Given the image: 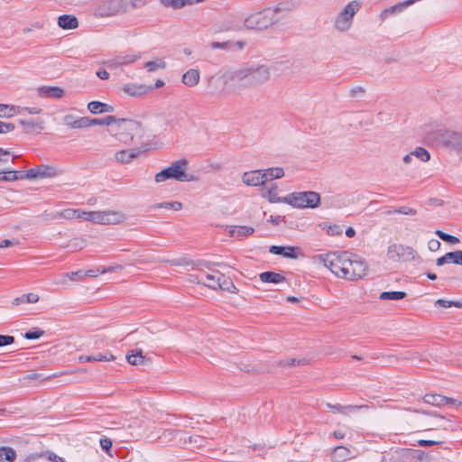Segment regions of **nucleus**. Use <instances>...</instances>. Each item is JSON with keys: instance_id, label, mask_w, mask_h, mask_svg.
Here are the masks:
<instances>
[{"instance_id": "3", "label": "nucleus", "mask_w": 462, "mask_h": 462, "mask_svg": "<svg viewBox=\"0 0 462 462\" xmlns=\"http://www.w3.org/2000/svg\"><path fill=\"white\" fill-rule=\"evenodd\" d=\"M146 128L142 122L132 118L117 117L113 136L125 144H136L145 136Z\"/></svg>"}, {"instance_id": "41", "label": "nucleus", "mask_w": 462, "mask_h": 462, "mask_svg": "<svg viewBox=\"0 0 462 462\" xmlns=\"http://www.w3.org/2000/svg\"><path fill=\"white\" fill-rule=\"evenodd\" d=\"M144 67L147 69L148 71L152 72L157 69H165L166 62L162 59H157L155 60L146 62L144 64Z\"/></svg>"}, {"instance_id": "15", "label": "nucleus", "mask_w": 462, "mask_h": 462, "mask_svg": "<svg viewBox=\"0 0 462 462\" xmlns=\"http://www.w3.org/2000/svg\"><path fill=\"white\" fill-rule=\"evenodd\" d=\"M126 360L132 365H149L152 364L151 358H148L143 355V351L140 348L132 349L126 354Z\"/></svg>"}, {"instance_id": "10", "label": "nucleus", "mask_w": 462, "mask_h": 462, "mask_svg": "<svg viewBox=\"0 0 462 462\" xmlns=\"http://www.w3.org/2000/svg\"><path fill=\"white\" fill-rule=\"evenodd\" d=\"M198 282H201L213 290L221 289L232 292H236L237 291L233 282L218 271H214L212 273L201 276Z\"/></svg>"}, {"instance_id": "28", "label": "nucleus", "mask_w": 462, "mask_h": 462, "mask_svg": "<svg viewBox=\"0 0 462 462\" xmlns=\"http://www.w3.org/2000/svg\"><path fill=\"white\" fill-rule=\"evenodd\" d=\"M135 60V58L134 56H118L114 59H111L107 61H106V64L109 68H117L122 65H126L134 62Z\"/></svg>"}, {"instance_id": "55", "label": "nucleus", "mask_w": 462, "mask_h": 462, "mask_svg": "<svg viewBox=\"0 0 462 462\" xmlns=\"http://www.w3.org/2000/svg\"><path fill=\"white\" fill-rule=\"evenodd\" d=\"M363 409H368V405H344V413Z\"/></svg>"}, {"instance_id": "25", "label": "nucleus", "mask_w": 462, "mask_h": 462, "mask_svg": "<svg viewBox=\"0 0 462 462\" xmlns=\"http://www.w3.org/2000/svg\"><path fill=\"white\" fill-rule=\"evenodd\" d=\"M38 178H53L60 175V171L58 168L51 165L37 166Z\"/></svg>"}, {"instance_id": "60", "label": "nucleus", "mask_w": 462, "mask_h": 462, "mask_svg": "<svg viewBox=\"0 0 462 462\" xmlns=\"http://www.w3.org/2000/svg\"><path fill=\"white\" fill-rule=\"evenodd\" d=\"M23 177L27 179H37L38 173H37V167L28 170L25 173L23 172Z\"/></svg>"}, {"instance_id": "59", "label": "nucleus", "mask_w": 462, "mask_h": 462, "mask_svg": "<svg viewBox=\"0 0 462 462\" xmlns=\"http://www.w3.org/2000/svg\"><path fill=\"white\" fill-rule=\"evenodd\" d=\"M10 158V152L8 150L0 149V163L7 162Z\"/></svg>"}, {"instance_id": "56", "label": "nucleus", "mask_w": 462, "mask_h": 462, "mask_svg": "<svg viewBox=\"0 0 462 462\" xmlns=\"http://www.w3.org/2000/svg\"><path fill=\"white\" fill-rule=\"evenodd\" d=\"M440 247V242L437 239H430L428 243V248L429 250L432 252H436Z\"/></svg>"}, {"instance_id": "64", "label": "nucleus", "mask_w": 462, "mask_h": 462, "mask_svg": "<svg viewBox=\"0 0 462 462\" xmlns=\"http://www.w3.org/2000/svg\"><path fill=\"white\" fill-rule=\"evenodd\" d=\"M49 460H51V462H66V461L64 460V458H62V457H60L57 456V455H56V454H54V453H51V454L49 455Z\"/></svg>"}, {"instance_id": "46", "label": "nucleus", "mask_w": 462, "mask_h": 462, "mask_svg": "<svg viewBox=\"0 0 462 462\" xmlns=\"http://www.w3.org/2000/svg\"><path fill=\"white\" fill-rule=\"evenodd\" d=\"M154 207L179 211L182 208V204L179 201H171V202L159 203V204L155 205Z\"/></svg>"}, {"instance_id": "49", "label": "nucleus", "mask_w": 462, "mask_h": 462, "mask_svg": "<svg viewBox=\"0 0 462 462\" xmlns=\"http://www.w3.org/2000/svg\"><path fill=\"white\" fill-rule=\"evenodd\" d=\"M162 5L165 7H171L174 10H178L183 7V3L180 0H160Z\"/></svg>"}, {"instance_id": "33", "label": "nucleus", "mask_w": 462, "mask_h": 462, "mask_svg": "<svg viewBox=\"0 0 462 462\" xmlns=\"http://www.w3.org/2000/svg\"><path fill=\"white\" fill-rule=\"evenodd\" d=\"M433 426L435 427L436 430H443L447 431L455 430L454 422L451 420L446 419L443 416H439Z\"/></svg>"}, {"instance_id": "4", "label": "nucleus", "mask_w": 462, "mask_h": 462, "mask_svg": "<svg viewBox=\"0 0 462 462\" xmlns=\"http://www.w3.org/2000/svg\"><path fill=\"white\" fill-rule=\"evenodd\" d=\"M149 0H99L94 14L98 18L114 17L125 14L130 11L140 9L148 4Z\"/></svg>"}, {"instance_id": "38", "label": "nucleus", "mask_w": 462, "mask_h": 462, "mask_svg": "<svg viewBox=\"0 0 462 462\" xmlns=\"http://www.w3.org/2000/svg\"><path fill=\"white\" fill-rule=\"evenodd\" d=\"M334 457L338 462L344 461L351 457L350 449L344 446L336 447L334 448Z\"/></svg>"}, {"instance_id": "43", "label": "nucleus", "mask_w": 462, "mask_h": 462, "mask_svg": "<svg viewBox=\"0 0 462 462\" xmlns=\"http://www.w3.org/2000/svg\"><path fill=\"white\" fill-rule=\"evenodd\" d=\"M411 153L413 157L418 158L420 161L423 162H426L430 159L429 152L422 147L416 148L415 151L411 152Z\"/></svg>"}, {"instance_id": "19", "label": "nucleus", "mask_w": 462, "mask_h": 462, "mask_svg": "<svg viewBox=\"0 0 462 462\" xmlns=\"http://www.w3.org/2000/svg\"><path fill=\"white\" fill-rule=\"evenodd\" d=\"M63 124L69 128L83 129L86 128V116L77 117L73 115H66L62 118Z\"/></svg>"}, {"instance_id": "9", "label": "nucleus", "mask_w": 462, "mask_h": 462, "mask_svg": "<svg viewBox=\"0 0 462 462\" xmlns=\"http://www.w3.org/2000/svg\"><path fill=\"white\" fill-rule=\"evenodd\" d=\"M124 213L116 210L85 211L84 220L98 225H117L125 220Z\"/></svg>"}, {"instance_id": "34", "label": "nucleus", "mask_w": 462, "mask_h": 462, "mask_svg": "<svg viewBox=\"0 0 462 462\" xmlns=\"http://www.w3.org/2000/svg\"><path fill=\"white\" fill-rule=\"evenodd\" d=\"M417 0H407V1H404L402 3H399L388 9H385L382 15H387V14H396V13H401L402 11H403L406 7L411 5L412 4H414Z\"/></svg>"}, {"instance_id": "37", "label": "nucleus", "mask_w": 462, "mask_h": 462, "mask_svg": "<svg viewBox=\"0 0 462 462\" xmlns=\"http://www.w3.org/2000/svg\"><path fill=\"white\" fill-rule=\"evenodd\" d=\"M404 291H383L380 294L379 299L382 300H399L406 297Z\"/></svg>"}, {"instance_id": "61", "label": "nucleus", "mask_w": 462, "mask_h": 462, "mask_svg": "<svg viewBox=\"0 0 462 462\" xmlns=\"http://www.w3.org/2000/svg\"><path fill=\"white\" fill-rule=\"evenodd\" d=\"M17 244H18L17 240L5 239V240L0 242V248H5V247L13 246V245H15Z\"/></svg>"}, {"instance_id": "24", "label": "nucleus", "mask_w": 462, "mask_h": 462, "mask_svg": "<svg viewBox=\"0 0 462 462\" xmlns=\"http://www.w3.org/2000/svg\"><path fill=\"white\" fill-rule=\"evenodd\" d=\"M259 279L267 283H280L286 280L282 274L274 272H263L259 274Z\"/></svg>"}, {"instance_id": "35", "label": "nucleus", "mask_w": 462, "mask_h": 462, "mask_svg": "<svg viewBox=\"0 0 462 462\" xmlns=\"http://www.w3.org/2000/svg\"><path fill=\"white\" fill-rule=\"evenodd\" d=\"M16 457V453L10 447L0 448V462H13Z\"/></svg>"}, {"instance_id": "40", "label": "nucleus", "mask_w": 462, "mask_h": 462, "mask_svg": "<svg viewBox=\"0 0 462 462\" xmlns=\"http://www.w3.org/2000/svg\"><path fill=\"white\" fill-rule=\"evenodd\" d=\"M87 246V240L82 237H75L71 239L66 245L71 252L79 251Z\"/></svg>"}, {"instance_id": "45", "label": "nucleus", "mask_w": 462, "mask_h": 462, "mask_svg": "<svg viewBox=\"0 0 462 462\" xmlns=\"http://www.w3.org/2000/svg\"><path fill=\"white\" fill-rule=\"evenodd\" d=\"M435 234L443 241L449 243L451 245H455L459 243V239L454 236L449 234H446L441 230H436Z\"/></svg>"}, {"instance_id": "6", "label": "nucleus", "mask_w": 462, "mask_h": 462, "mask_svg": "<svg viewBox=\"0 0 462 462\" xmlns=\"http://www.w3.org/2000/svg\"><path fill=\"white\" fill-rule=\"evenodd\" d=\"M362 7L358 0L350 1L333 18V27L337 32H347L351 30L356 14Z\"/></svg>"}, {"instance_id": "20", "label": "nucleus", "mask_w": 462, "mask_h": 462, "mask_svg": "<svg viewBox=\"0 0 462 462\" xmlns=\"http://www.w3.org/2000/svg\"><path fill=\"white\" fill-rule=\"evenodd\" d=\"M200 74L199 69H190L186 71L182 76V83L189 88L195 87L199 84Z\"/></svg>"}, {"instance_id": "16", "label": "nucleus", "mask_w": 462, "mask_h": 462, "mask_svg": "<svg viewBox=\"0 0 462 462\" xmlns=\"http://www.w3.org/2000/svg\"><path fill=\"white\" fill-rule=\"evenodd\" d=\"M37 94L42 98H61L64 89L60 87L42 86L37 88Z\"/></svg>"}, {"instance_id": "8", "label": "nucleus", "mask_w": 462, "mask_h": 462, "mask_svg": "<svg viewBox=\"0 0 462 462\" xmlns=\"http://www.w3.org/2000/svg\"><path fill=\"white\" fill-rule=\"evenodd\" d=\"M278 9H264L250 14L245 19V27L250 30H263L271 26L276 22V14Z\"/></svg>"}, {"instance_id": "30", "label": "nucleus", "mask_w": 462, "mask_h": 462, "mask_svg": "<svg viewBox=\"0 0 462 462\" xmlns=\"http://www.w3.org/2000/svg\"><path fill=\"white\" fill-rule=\"evenodd\" d=\"M123 90L129 96L138 97L143 95L147 91V88L143 85L125 84Z\"/></svg>"}, {"instance_id": "27", "label": "nucleus", "mask_w": 462, "mask_h": 462, "mask_svg": "<svg viewBox=\"0 0 462 462\" xmlns=\"http://www.w3.org/2000/svg\"><path fill=\"white\" fill-rule=\"evenodd\" d=\"M263 175L264 177V181L267 182L269 180L281 179L284 176V170L282 167H273L263 170Z\"/></svg>"}, {"instance_id": "63", "label": "nucleus", "mask_w": 462, "mask_h": 462, "mask_svg": "<svg viewBox=\"0 0 462 462\" xmlns=\"http://www.w3.org/2000/svg\"><path fill=\"white\" fill-rule=\"evenodd\" d=\"M327 407L331 409L332 411L344 413V405L327 403Z\"/></svg>"}, {"instance_id": "26", "label": "nucleus", "mask_w": 462, "mask_h": 462, "mask_svg": "<svg viewBox=\"0 0 462 462\" xmlns=\"http://www.w3.org/2000/svg\"><path fill=\"white\" fill-rule=\"evenodd\" d=\"M84 212L80 209L67 208L62 211L57 212L54 218L62 217L65 219L82 218L84 219Z\"/></svg>"}, {"instance_id": "22", "label": "nucleus", "mask_w": 462, "mask_h": 462, "mask_svg": "<svg viewBox=\"0 0 462 462\" xmlns=\"http://www.w3.org/2000/svg\"><path fill=\"white\" fill-rule=\"evenodd\" d=\"M254 232V228L246 226H231L229 234L232 237L243 238L248 236Z\"/></svg>"}, {"instance_id": "47", "label": "nucleus", "mask_w": 462, "mask_h": 462, "mask_svg": "<svg viewBox=\"0 0 462 462\" xmlns=\"http://www.w3.org/2000/svg\"><path fill=\"white\" fill-rule=\"evenodd\" d=\"M209 47L212 50H215V49L229 50V49L233 48V42H230V41L223 42H212L209 43Z\"/></svg>"}, {"instance_id": "29", "label": "nucleus", "mask_w": 462, "mask_h": 462, "mask_svg": "<svg viewBox=\"0 0 462 462\" xmlns=\"http://www.w3.org/2000/svg\"><path fill=\"white\" fill-rule=\"evenodd\" d=\"M23 178V171H14L6 168L0 171V180L5 181H14Z\"/></svg>"}, {"instance_id": "32", "label": "nucleus", "mask_w": 462, "mask_h": 462, "mask_svg": "<svg viewBox=\"0 0 462 462\" xmlns=\"http://www.w3.org/2000/svg\"><path fill=\"white\" fill-rule=\"evenodd\" d=\"M116 357L109 354L107 356L106 355L98 354L96 356H80L79 357V362L85 363V362H106V361H114Z\"/></svg>"}, {"instance_id": "7", "label": "nucleus", "mask_w": 462, "mask_h": 462, "mask_svg": "<svg viewBox=\"0 0 462 462\" xmlns=\"http://www.w3.org/2000/svg\"><path fill=\"white\" fill-rule=\"evenodd\" d=\"M282 200L297 208H316L320 204V195L315 191L292 192Z\"/></svg>"}, {"instance_id": "1", "label": "nucleus", "mask_w": 462, "mask_h": 462, "mask_svg": "<svg viewBox=\"0 0 462 462\" xmlns=\"http://www.w3.org/2000/svg\"><path fill=\"white\" fill-rule=\"evenodd\" d=\"M316 259L337 277L348 281L363 278L368 269L363 258L346 251L319 254Z\"/></svg>"}, {"instance_id": "36", "label": "nucleus", "mask_w": 462, "mask_h": 462, "mask_svg": "<svg viewBox=\"0 0 462 462\" xmlns=\"http://www.w3.org/2000/svg\"><path fill=\"white\" fill-rule=\"evenodd\" d=\"M423 400L426 403L434 405V406H440L445 404V402H448V397L439 395V394H426L423 397Z\"/></svg>"}, {"instance_id": "57", "label": "nucleus", "mask_w": 462, "mask_h": 462, "mask_svg": "<svg viewBox=\"0 0 462 462\" xmlns=\"http://www.w3.org/2000/svg\"><path fill=\"white\" fill-rule=\"evenodd\" d=\"M24 302L27 303H36L39 300V296L35 293H28L23 295Z\"/></svg>"}, {"instance_id": "48", "label": "nucleus", "mask_w": 462, "mask_h": 462, "mask_svg": "<svg viewBox=\"0 0 462 462\" xmlns=\"http://www.w3.org/2000/svg\"><path fill=\"white\" fill-rule=\"evenodd\" d=\"M393 213L414 216L417 214V211H416V209L410 208V207H401L393 211H391V210L387 211V214H393Z\"/></svg>"}, {"instance_id": "53", "label": "nucleus", "mask_w": 462, "mask_h": 462, "mask_svg": "<svg viewBox=\"0 0 462 462\" xmlns=\"http://www.w3.org/2000/svg\"><path fill=\"white\" fill-rule=\"evenodd\" d=\"M327 232L329 236H338L342 233V229L337 225H330L328 226Z\"/></svg>"}, {"instance_id": "31", "label": "nucleus", "mask_w": 462, "mask_h": 462, "mask_svg": "<svg viewBox=\"0 0 462 462\" xmlns=\"http://www.w3.org/2000/svg\"><path fill=\"white\" fill-rule=\"evenodd\" d=\"M43 121L41 120V119H37V120H32V119H29V120H20V125L27 131H33V130H36V131H39L41 132L42 130H43Z\"/></svg>"}, {"instance_id": "2", "label": "nucleus", "mask_w": 462, "mask_h": 462, "mask_svg": "<svg viewBox=\"0 0 462 462\" xmlns=\"http://www.w3.org/2000/svg\"><path fill=\"white\" fill-rule=\"evenodd\" d=\"M228 79L246 88H258L270 81L271 68L264 63H249L229 72Z\"/></svg>"}, {"instance_id": "21", "label": "nucleus", "mask_w": 462, "mask_h": 462, "mask_svg": "<svg viewBox=\"0 0 462 462\" xmlns=\"http://www.w3.org/2000/svg\"><path fill=\"white\" fill-rule=\"evenodd\" d=\"M58 25L64 30L76 29L79 22L76 16L70 14H63L58 18Z\"/></svg>"}, {"instance_id": "12", "label": "nucleus", "mask_w": 462, "mask_h": 462, "mask_svg": "<svg viewBox=\"0 0 462 462\" xmlns=\"http://www.w3.org/2000/svg\"><path fill=\"white\" fill-rule=\"evenodd\" d=\"M437 139L447 148L462 155V133L443 130L437 133Z\"/></svg>"}, {"instance_id": "50", "label": "nucleus", "mask_w": 462, "mask_h": 462, "mask_svg": "<svg viewBox=\"0 0 462 462\" xmlns=\"http://www.w3.org/2000/svg\"><path fill=\"white\" fill-rule=\"evenodd\" d=\"M43 334H44V331H43V330L36 329V330H33V331H28V332H26V333L23 335V337H24L26 339H37V338H40Z\"/></svg>"}, {"instance_id": "39", "label": "nucleus", "mask_w": 462, "mask_h": 462, "mask_svg": "<svg viewBox=\"0 0 462 462\" xmlns=\"http://www.w3.org/2000/svg\"><path fill=\"white\" fill-rule=\"evenodd\" d=\"M55 376H56L55 374L43 375L42 374L30 373V374L24 375L23 377L22 381H23L25 383H30V382H32V381L44 382V381L51 379V378H53Z\"/></svg>"}, {"instance_id": "51", "label": "nucleus", "mask_w": 462, "mask_h": 462, "mask_svg": "<svg viewBox=\"0 0 462 462\" xmlns=\"http://www.w3.org/2000/svg\"><path fill=\"white\" fill-rule=\"evenodd\" d=\"M14 342V337L8 335H0V347L11 345Z\"/></svg>"}, {"instance_id": "23", "label": "nucleus", "mask_w": 462, "mask_h": 462, "mask_svg": "<svg viewBox=\"0 0 462 462\" xmlns=\"http://www.w3.org/2000/svg\"><path fill=\"white\" fill-rule=\"evenodd\" d=\"M88 109L92 114L111 113L114 111V107L112 106L99 101L89 102Z\"/></svg>"}, {"instance_id": "44", "label": "nucleus", "mask_w": 462, "mask_h": 462, "mask_svg": "<svg viewBox=\"0 0 462 462\" xmlns=\"http://www.w3.org/2000/svg\"><path fill=\"white\" fill-rule=\"evenodd\" d=\"M447 259L448 260V263H452L455 264L462 265V251L457 250L455 252L447 253Z\"/></svg>"}, {"instance_id": "5", "label": "nucleus", "mask_w": 462, "mask_h": 462, "mask_svg": "<svg viewBox=\"0 0 462 462\" xmlns=\"http://www.w3.org/2000/svg\"><path fill=\"white\" fill-rule=\"evenodd\" d=\"M188 169V161L185 159L177 161L166 169H163L160 172H158L154 180L157 183L163 182L167 180H175L180 182H189L195 181L198 178L192 174H189L187 172Z\"/></svg>"}, {"instance_id": "18", "label": "nucleus", "mask_w": 462, "mask_h": 462, "mask_svg": "<svg viewBox=\"0 0 462 462\" xmlns=\"http://www.w3.org/2000/svg\"><path fill=\"white\" fill-rule=\"evenodd\" d=\"M297 250L298 248L293 246L272 245L269 252L273 254L282 255L285 258L296 259L298 257Z\"/></svg>"}, {"instance_id": "17", "label": "nucleus", "mask_w": 462, "mask_h": 462, "mask_svg": "<svg viewBox=\"0 0 462 462\" xmlns=\"http://www.w3.org/2000/svg\"><path fill=\"white\" fill-rule=\"evenodd\" d=\"M242 180L243 182L248 186H260L265 183L263 170L245 172Z\"/></svg>"}, {"instance_id": "13", "label": "nucleus", "mask_w": 462, "mask_h": 462, "mask_svg": "<svg viewBox=\"0 0 462 462\" xmlns=\"http://www.w3.org/2000/svg\"><path fill=\"white\" fill-rule=\"evenodd\" d=\"M142 150L137 149H123L115 153V159L121 164H127L132 162L134 159L142 154Z\"/></svg>"}, {"instance_id": "42", "label": "nucleus", "mask_w": 462, "mask_h": 462, "mask_svg": "<svg viewBox=\"0 0 462 462\" xmlns=\"http://www.w3.org/2000/svg\"><path fill=\"white\" fill-rule=\"evenodd\" d=\"M18 107L5 104H0V117H12L17 113Z\"/></svg>"}, {"instance_id": "54", "label": "nucleus", "mask_w": 462, "mask_h": 462, "mask_svg": "<svg viewBox=\"0 0 462 462\" xmlns=\"http://www.w3.org/2000/svg\"><path fill=\"white\" fill-rule=\"evenodd\" d=\"M99 443H100L101 448L106 451L110 450V448L112 447V440L108 438L100 439Z\"/></svg>"}, {"instance_id": "52", "label": "nucleus", "mask_w": 462, "mask_h": 462, "mask_svg": "<svg viewBox=\"0 0 462 462\" xmlns=\"http://www.w3.org/2000/svg\"><path fill=\"white\" fill-rule=\"evenodd\" d=\"M14 129V125L12 123H5L0 121V134H5Z\"/></svg>"}, {"instance_id": "11", "label": "nucleus", "mask_w": 462, "mask_h": 462, "mask_svg": "<svg viewBox=\"0 0 462 462\" xmlns=\"http://www.w3.org/2000/svg\"><path fill=\"white\" fill-rule=\"evenodd\" d=\"M416 255L412 247L402 244H393L387 249V257L393 262H409L414 260Z\"/></svg>"}, {"instance_id": "14", "label": "nucleus", "mask_w": 462, "mask_h": 462, "mask_svg": "<svg viewBox=\"0 0 462 462\" xmlns=\"http://www.w3.org/2000/svg\"><path fill=\"white\" fill-rule=\"evenodd\" d=\"M116 120L117 117L115 116H107L104 118H90L86 116V128L93 125H107L109 127L108 133L113 135Z\"/></svg>"}, {"instance_id": "58", "label": "nucleus", "mask_w": 462, "mask_h": 462, "mask_svg": "<svg viewBox=\"0 0 462 462\" xmlns=\"http://www.w3.org/2000/svg\"><path fill=\"white\" fill-rule=\"evenodd\" d=\"M442 443V441H437V440H426V439H420L418 440V444L420 447H430L434 446Z\"/></svg>"}, {"instance_id": "62", "label": "nucleus", "mask_w": 462, "mask_h": 462, "mask_svg": "<svg viewBox=\"0 0 462 462\" xmlns=\"http://www.w3.org/2000/svg\"><path fill=\"white\" fill-rule=\"evenodd\" d=\"M435 306H439L443 308H450L452 307V300H438L435 301Z\"/></svg>"}]
</instances>
